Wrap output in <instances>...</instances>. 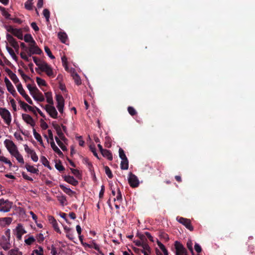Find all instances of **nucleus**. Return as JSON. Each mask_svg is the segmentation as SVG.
Returning <instances> with one entry per match:
<instances>
[{
  "label": "nucleus",
  "instance_id": "obj_1",
  "mask_svg": "<svg viewBox=\"0 0 255 255\" xmlns=\"http://www.w3.org/2000/svg\"><path fill=\"white\" fill-rule=\"evenodd\" d=\"M4 143L7 150L12 155L16 158V159H23L22 156L19 154L16 146L12 140L5 139Z\"/></svg>",
  "mask_w": 255,
  "mask_h": 255
},
{
  "label": "nucleus",
  "instance_id": "obj_2",
  "mask_svg": "<svg viewBox=\"0 0 255 255\" xmlns=\"http://www.w3.org/2000/svg\"><path fill=\"white\" fill-rule=\"evenodd\" d=\"M10 230L7 229L4 232V235L2 236L0 240V246L5 251H7L11 247L10 242Z\"/></svg>",
  "mask_w": 255,
  "mask_h": 255
},
{
  "label": "nucleus",
  "instance_id": "obj_3",
  "mask_svg": "<svg viewBox=\"0 0 255 255\" xmlns=\"http://www.w3.org/2000/svg\"><path fill=\"white\" fill-rule=\"evenodd\" d=\"M12 206V202L8 200H5L3 198L0 199V212H8L10 211Z\"/></svg>",
  "mask_w": 255,
  "mask_h": 255
},
{
  "label": "nucleus",
  "instance_id": "obj_4",
  "mask_svg": "<svg viewBox=\"0 0 255 255\" xmlns=\"http://www.w3.org/2000/svg\"><path fill=\"white\" fill-rule=\"evenodd\" d=\"M0 115L6 125L9 126L11 121L10 112L5 108H0Z\"/></svg>",
  "mask_w": 255,
  "mask_h": 255
},
{
  "label": "nucleus",
  "instance_id": "obj_5",
  "mask_svg": "<svg viewBox=\"0 0 255 255\" xmlns=\"http://www.w3.org/2000/svg\"><path fill=\"white\" fill-rule=\"evenodd\" d=\"M13 232L18 240H21L22 235L27 233L21 224L17 225L16 227L13 230Z\"/></svg>",
  "mask_w": 255,
  "mask_h": 255
},
{
  "label": "nucleus",
  "instance_id": "obj_6",
  "mask_svg": "<svg viewBox=\"0 0 255 255\" xmlns=\"http://www.w3.org/2000/svg\"><path fill=\"white\" fill-rule=\"evenodd\" d=\"M39 69L42 72H45L47 76L52 77H54L53 72L51 67L46 62H42L41 64L39 65Z\"/></svg>",
  "mask_w": 255,
  "mask_h": 255
},
{
  "label": "nucleus",
  "instance_id": "obj_7",
  "mask_svg": "<svg viewBox=\"0 0 255 255\" xmlns=\"http://www.w3.org/2000/svg\"><path fill=\"white\" fill-rule=\"evenodd\" d=\"M175 248L176 249V255H187L186 249L179 242H175Z\"/></svg>",
  "mask_w": 255,
  "mask_h": 255
},
{
  "label": "nucleus",
  "instance_id": "obj_8",
  "mask_svg": "<svg viewBox=\"0 0 255 255\" xmlns=\"http://www.w3.org/2000/svg\"><path fill=\"white\" fill-rule=\"evenodd\" d=\"M128 181L130 186L132 188L137 187L139 184V182L137 176L131 173H130L128 175Z\"/></svg>",
  "mask_w": 255,
  "mask_h": 255
},
{
  "label": "nucleus",
  "instance_id": "obj_9",
  "mask_svg": "<svg viewBox=\"0 0 255 255\" xmlns=\"http://www.w3.org/2000/svg\"><path fill=\"white\" fill-rule=\"evenodd\" d=\"M44 109L51 118L57 119L58 112L53 105H46Z\"/></svg>",
  "mask_w": 255,
  "mask_h": 255
},
{
  "label": "nucleus",
  "instance_id": "obj_10",
  "mask_svg": "<svg viewBox=\"0 0 255 255\" xmlns=\"http://www.w3.org/2000/svg\"><path fill=\"white\" fill-rule=\"evenodd\" d=\"M17 89L20 94L25 99V100L30 105L33 104V102L30 98L25 93L21 83L17 85Z\"/></svg>",
  "mask_w": 255,
  "mask_h": 255
},
{
  "label": "nucleus",
  "instance_id": "obj_11",
  "mask_svg": "<svg viewBox=\"0 0 255 255\" xmlns=\"http://www.w3.org/2000/svg\"><path fill=\"white\" fill-rule=\"evenodd\" d=\"M177 220L178 222L185 226L186 228L190 231H192L193 230V227L192 226L191 221L189 219L183 217H177Z\"/></svg>",
  "mask_w": 255,
  "mask_h": 255
},
{
  "label": "nucleus",
  "instance_id": "obj_12",
  "mask_svg": "<svg viewBox=\"0 0 255 255\" xmlns=\"http://www.w3.org/2000/svg\"><path fill=\"white\" fill-rule=\"evenodd\" d=\"M6 37L10 45L14 48L16 52H18L19 47L16 40L10 34L8 33L6 34Z\"/></svg>",
  "mask_w": 255,
  "mask_h": 255
},
{
  "label": "nucleus",
  "instance_id": "obj_13",
  "mask_svg": "<svg viewBox=\"0 0 255 255\" xmlns=\"http://www.w3.org/2000/svg\"><path fill=\"white\" fill-rule=\"evenodd\" d=\"M52 126L56 130L57 134L59 136V138H60L61 140L65 141L66 139L63 133L62 132L61 127L56 123V122H52Z\"/></svg>",
  "mask_w": 255,
  "mask_h": 255
},
{
  "label": "nucleus",
  "instance_id": "obj_14",
  "mask_svg": "<svg viewBox=\"0 0 255 255\" xmlns=\"http://www.w3.org/2000/svg\"><path fill=\"white\" fill-rule=\"evenodd\" d=\"M22 118L26 124L30 125L33 128L35 126V122L30 115L26 114H22Z\"/></svg>",
  "mask_w": 255,
  "mask_h": 255
},
{
  "label": "nucleus",
  "instance_id": "obj_15",
  "mask_svg": "<svg viewBox=\"0 0 255 255\" xmlns=\"http://www.w3.org/2000/svg\"><path fill=\"white\" fill-rule=\"evenodd\" d=\"M35 89H36V92H34L33 94H32V96L33 99L39 102L44 101V97L42 93L37 89V88H35Z\"/></svg>",
  "mask_w": 255,
  "mask_h": 255
},
{
  "label": "nucleus",
  "instance_id": "obj_16",
  "mask_svg": "<svg viewBox=\"0 0 255 255\" xmlns=\"http://www.w3.org/2000/svg\"><path fill=\"white\" fill-rule=\"evenodd\" d=\"M29 46L32 48V51H33L31 52L32 53L40 55L42 53V50L37 46L35 41H33V43H30Z\"/></svg>",
  "mask_w": 255,
  "mask_h": 255
},
{
  "label": "nucleus",
  "instance_id": "obj_17",
  "mask_svg": "<svg viewBox=\"0 0 255 255\" xmlns=\"http://www.w3.org/2000/svg\"><path fill=\"white\" fill-rule=\"evenodd\" d=\"M24 149L27 154L30 156L31 159H38V156L35 151L29 148L27 145H24Z\"/></svg>",
  "mask_w": 255,
  "mask_h": 255
},
{
  "label": "nucleus",
  "instance_id": "obj_18",
  "mask_svg": "<svg viewBox=\"0 0 255 255\" xmlns=\"http://www.w3.org/2000/svg\"><path fill=\"white\" fill-rule=\"evenodd\" d=\"M56 100L57 103V108H64V100L61 95H56Z\"/></svg>",
  "mask_w": 255,
  "mask_h": 255
},
{
  "label": "nucleus",
  "instance_id": "obj_19",
  "mask_svg": "<svg viewBox=\"0 0 255 255\" xmlns=\"http://www.w3.org/2000/svg\"><path fill=\"white\" fill-rule=\"evenodd\" d=\"M48 220L49 223L52 224L54 230L58 233H60V230L58 227V224L56 220L52 216H49L48 217Z\"/></svg>",
  "mask_w": 255,
  "mask_h": 255
},
{
  "label": "nucleus",
  "instance_id": "obj_20",
  "mask_svg": "<svg viewBox=\"0 0 255 255\" xmlns=\"http://www.w3.org/2000/svg\"><path fill=\"white\" fill-rule=\"evenodd\" d=\"M12 219L10 217H4L0 218V225L1 226L4 227L9 225L12 222Z\"/></svg>",
  "mask_w": 255,
  "mask_h": 255
},
{
  "label": "nucleus",
  "instance_id": "obj_21",
  "mask_svg": "<svg viewBox=\"0 0 255 255\" xmlns=\"http://www.w3.org/2000/svg\"><path fill=\"white\" fill-rule=\"evenodd\" d=\"M64 180L68 183H70L74 186H76L78 184V181L76 180L73 176H66L64 177Z\"/></svg>",
  "mask_w": 255,
  "mask_h": 255
},
{
  "label": "nucleus",
  "instance_id": "obj_22",
  "mask_svg": "<svg viewBox=\"0 0 255 255\" xmlns=\"http://www.w3.org/2000/svg\"><path fill=\"white\" fill-rule=\"evenodd\" d=\"M58 37L63 43L66 44L68 37L67 34L64 32H59L58 33Z\"/></svg>",
  "mask_w": 255,
  "mask_h": 255
},
{
  "label": "nucleus",
  "instance_id": "obj_23",
  "mask_svg": "<svg viewBox=\"0 0 255 255\" xmlns=\"http://www.w3.org/2000/svg\"><path fill=\"white\" fill-rule=\"evenodd\" d=\"M44 255V250L41 246H38L32 251L31 255Z\"/></svg>",
  "mask_w": 255,
  "mask_h": 255
},
{
  "label": "nucleus",
  "instance_id": "obj_24",
  "mask_svg": "<svg viewBox=\"0 0 255 255\" xmlns=\"http://www.w3.org/2000/svg\"><path fill=\"white\" fill-rule=\"evenodd\" d=\"M7 255H22V253L17 248L8 250Z\"/></svg>",
  "mask_w": 255,
  "mask_h": 255
},
{
  "label": "nucleus",
  "instance_id": "obj_25",
  "mask_svg": "<svg viewBox=\"0 0 255 255\" xmlns=\"http://www.w3.org/2000/svg\"><path fill=\"white\" fill-rule=\"evenodd\" d=\"M101 153L103 157L107 158V159H113V156L110 150L104 149Z\"/></svg>",
  "mask_w": 255,
  "mask_h": 255
},
{
  "label": "nucleus",
  "instance_id": "obj_26",
  "mask_svg": "<svg viewBox=\"0 0 255 255\" xmlns=\"http://www.w3.org/2000/svg\"><path fill=\"white\" fill-rule=\"evenodd\" d=\"M45 95L46 98L47 102L49 104V105H53V101L51 92H46Z\"/></svg>",
  "mask_w": 255,
  "mask_h": 255
},
{
  "label": "nucleus",
  "instance_id": "obj_27",
  "mask_svg": "<svg viewBox=\"0 0 255 255\" xmlns=\"http://www.w3.org/2000/svg\"><path fill=\"white\" fill-rule=\"evenodd\" d=\"M0 10L1 12L2 15L7 19H11L10 18V14L7 12L6 8L0 6Z\"/></svg>",
  "mask_w": 255,
  "mask_h": 255
},
{
  "label": "nucleus",
  "instance_id": "obj_28",
  "mask_svg": "<svg viewBox=\"0 0 255 255\" xmlns=\"http://www.w3.org/2000/svg\"><path fill=\"white\" fill-rule=\"evenodd\" d=\"M13 35L17 37L19 39L22 40L23 34L21 29H16Z\"/></svg>",
  "mask_w": 255,
  "mask_h": 255
},
{
  "label": "nucleus",
  "instance_id": "obj_29",
  "mask_svg": "<svg viewBox=\"0 0 255 255\" xmlns=\"http://www.w3.org/2000/svg\"><path fill=\"white\" fill-rule=\"evenodd\" d=\"M60 186L61 188L63 190V191L68 195L72 196L73 194L75 193L70 188H67L64 185H61Z\"/></svg>",
  "mask_w": 255,
  "mask_h": 255
},
{
  "label": "nucleus",
  "instance_id": "obj_30",
  "mask_svg": "<svg viewBox=\"0 0 255 255\" xmlns=\"http://www.w3.org/2000/svg\"><path fill=\"white\" fill-rule=\"evenodd\" d=\"M26 168L28 172H30L32 173H38V170L33 166L26 165Z\"/></svg>",
  "mask_w": 255,
  "mask_h": 255
},
{
  "label": "nucleus",
  "instance_id": "obj_31",
  "mask_svg": "<svg viewBox=\"0 0 255 255\" xmlns=\"http://www.w3.org/2000/svg\"><path fill=\"white\" fill-rule=\"evenodd\" d=\"M51 146L53 150L59 155L63 154L59 148L56 145L54 141H51Z\"/></svg>",
  "mask_w": 255,
  "mask_h": 255
},
{
  "label": "nucleus",
  "instance_id": "obj_32",
  "mask_svg": "<svg viewBox=\"0 0 255 255\" xmlns=\"http://www.w3.org/2000/svg\"><path fill=\"white\" fill-rule=\"evenodd\" d=\"M73 78L74 80L75 83L77 85H80L81 84V81L80 76L76 73H74L72 74Z\"/></svg>",
  "mask_w": 255,
  "mask_h": 255
},
{
  "label": "nucleus",
  "instance_id": "obj_33",
  "mask_svg": "<svg viewBox=\"0 0 255 255\" xmlns=\"http://www.w3.org/2000/svg\"><path fill=\"white\" fill-rule=\"evenodd\" d=\"M4 82L5 83V85L6 86L7 91H9L14 88L11 83L8 80V79L5 77L4 78Z\"/></svg>",
  "mask_w": 255,
  "mask_h": 255
},
{
  "label": "nucleus",
  "instance_id": "obj_34",
  "mask_svg": "<svg viewBox=\"0 0 255 255\" xmlns=\"http://www.w3.org/2000/svg\"><path fill=\"white\" fill-rule=\"evenodd\" d=\"M33 0H27L25 4H24V6L25 7L26 9H28V10H32L33 7H32V4H33Z\"/></svg>",
  "mask_w": 255,
  "mask_h": 255
},
{
  "label": "nucleus",
  "instance_id": "obj_35",
  "mask_svg": "<svg viewBox=\"0 0 255 255\" xmlns=\"http://www.w3.org/2000/svg\"><path fill=\"white\" fill-rule=\"evenodd\" d=\"M23 39L25 42H29L30 43H33V41H34L31 34H25Z\"/></svg>",
  "mask_w": 255,
  "mask_h": 255
},
{
  "label": "nucleus",
  "instance_id": "obj_36",
  "mask_svg": "<svg viewBox=\"0 0 255 255\" xmlns=\"http://www.w3.org/2000/svg\"><path fill=\"white\" fill-rule=\"evenodd\" d=\"M55 140L58 144V145L60 147V148L63 150H65L66 149V146L64 145L63 143L60 140V139L57 137H55Z\"/></svg>",
  "mask_w": 255,
  "mask_h": 255
},
{
  "label": "nucleus",
  "instance_id": "obj_37",
  "mask_svg": "<svg viewBox=\"0 0 255 255\" xmlns=\"http://www.w3.org/2000/svg\"><path fill=\"white\" fill-rule=\"evenodd\" d=\"M35 241V239L33 236H30L27 239H25L24 242L27 245H31Z\"/></svg>",
  "mask_w": 255,
  "mask_h": 255
},
{
  "label": "nucleus",
  "instance_id": "obj_38",
  "mask_svg": "<svg viewBox=\"0 0 255 255\" xmlns=\"http://www.w3.org/2000/svg\"><path fill=\"white\" fill-rule=\"evenodd\" d=\"M128 160H121V167L123 170H127L128 168Z\"/></svg>",
  "mask_w": 255,
  "mask_h": 255
},
{
  "label": "nucleus",
  "instance_id": "obj_39",
  "mask_svg": "<svg viewBox=\"0 0 255 255\" xmlns=\"http://www.w3.org/2000/svg\"><path fill=\"white\" fill-rule=\"evenodd\" d=\"M6 50H7V51L8 52V53H9V54L12 56V57L14 59L16 60L17 58V57L16 56V55L15 54L12 49L11 48H10V47H9L8 45H6Z\"/></svg>",
  "mask_w": 255,
  "mask_h": 255
},
{
  "label": "nucleus",
  "instance_id": "obj_40",
  "mask_svg": "<svg viewBox=\"0 0 255 255\" xmlns=\"http://www.w3.org/2000/svg\"><path fill=\"white\" fill-rule=\"evenodd\" d=\"M36 81L37 84L39 86H46V83L45 81L39 77H36Z\"/></svg>",
  "mask_w": 255,
  "mask_h": 255
},
{
  "label": "nucleus",
  "instance_id": "obj_41",
  "mask_svg": "<svg viewBox=\"0 0 255 255\" xmlns=\"http://www.w3.org/2000/svg\"><path fill=\"white\" fill-rule=\"evenodd\" d=\"M57 199L62 206L66 205V199L64 196H59L57 197Z\"/></svg>",
  "mask_w": 255,
  "mask_h": 255
},
{
  "label": "nucleus",
  "instance_id": "obj_42",
  "mask_svg": "<svg viewBox=\"0 0 255 255\" xmlns=\"http://www.w3.org/2000/svg\"><path fill=\"white\" fill-rule=\"evenodd\" d=\"M43 14L45 17L46 21H49L50 11L48 9L45 8L43 11Z\"/></svg>",
  "mask_w": 255,
  "mask_h": 255
},
{
  "label": "nucleus",
  "instance_id": "obj_43",
  "mask_svg": "<svg viewBox=\"0 0 255 255\" xmlns=\"http://www.w3.org/2000/svg\"><path fill=\"white\" fill-rule=\"evenodd\" d=\"M89 148L91 151L93 153V154L99 159V158L98 156V154L96 152V149L94 144H90L89 146Z\"/></svg>",
  "mask_w": 255,
  "mask_h": 255
},
{
  "label": "nucleus",
  "instance_id": "obj_44",
  "mask_svg": "<svg viewBox=\"0 0 255 255\" xmlns=\"http://www.w3.org/2000/svg\"><path fill=\"white\" fill-rule=\"evenodd\" d=\"M104 169H105V173L107 174V175L108 176V177L109 178H112L113 177V174H112V171L110 170V168L108 166H106L104 167Z\"/></svg>",
  "mask_w": 255,
  "mask_h": 255
},
{
  "label": "nucleus",
  "instance_id": "obj_45",
  "mask_svg": "<svg viewBox=\"0 0 255 255\" xmlns=\"http://www.w3.org/2000/svg\"><path fill=\"white\" fill-rule=\"evenodd\" d=\"M71 170L72 173L78 179L81 178V175L80 173V171L77 169H72L71 168Z\"/></svg>",
  "mask_w": 255,
  "mask_h": 255
},
{
  "label": "nucleus",
  "instance_id": "obj_46",
  "mask_svg": "<svg viewBox=\"0 0 255 255\" xmlns=\"http://www.w3.org/2000/svg\"><path fill=\"white\" fill-rule=\"evenodd\" d=\"M119 156L121 159H128L124 150L122 148H120L119 150Z\"/></svg>",
  "mask_w": 255,
  "mask_h": 255
},
{
  "label": "nucleus",
  "instance_id": "obj_47",
  "mask_svg": "<svg viewBox=\"0 0 255 255\" xmlns=\"http://www.w3.org/2000/svg\"><path fill=\"white\" fill-rule=\"evenodd\" d=\"M141 247H142L143 248V250L141 252L143 254V252L150 253V248L147 244L145 243H142Z\"/></svg>",
  "mask_w": 255,
  "mask_h": 255
},
{
  "label": "nucleus",
  "instance_id": "obj_48",
  "mask_svg": "<svg viewBox=\"0 0 255 255\" xmlns=\"http://www.w3.org/2000/svg\"><path fill=\"white\" fill-rule=\"evenodd\" d=\"M193 243L191 239H188L187 242V247L188 250L190 251V252L193 254V249L192 248Z\"/></svg>",
  "mask_w": 255,
  "mask_h": 255
},
{
  "label": "nucleus",
  "instance_id": "obj_49",
  "mask_svg": "<svg viewBox=\"0 0 255 255\" xmlns=\"http://www.w3.org/2000/svg\"><path fill=\"white\" fill-rule=\"evenodd\" d=\"M128 113L131 116H133L137 114L136 110L132 107H128Z\"/></svg>",
  "mask_w": 255,
  "mask_h": 255
},
{
  "label": "nucleus",
  "instance_id": "obj_50",
  "mask_svg": "<svg viewBox=\"0 0 255 255\" xmlns=\"http://www.w3.org/2000/svg\"><path fill=\"white\" fill-rule=\"evenodd\" d=\"M44 50L45 52L47 53V55L51 58V59H54L55 57L52 55L50 49L46 46L44 47Z\"/></svg>",
  "mask_w": 255,
  "mask_h": 255
},
{
  "label": "nucleus",
  "instance_id": "obj_51",
  "mask_svg": "<svg viewBox=\"0 0 255 255\" xmlns=\"http://www.w3.org/2000/svg\"><path fill=\"white\" fill-rule=\"evenodd\" d=\"M158 247L162 250V252L165 254V255H167V250L166 249L165 246L160 242H158L157 243Z\"/></svg>",
  "mask_w": 255,
  "mask_h": 255
},
{
  "label": "nucleus",
  "instance_id": "obj_52",
  "mask_svg": "<svg viewBox=\"0 0 255 255\" xmlns=\"http://www.w3.org/2000/svg\"><path fill=\"white\" fill-rule=\"evenodd\" d=\"M9 77L14 84H17L19 81L18 78L14 73H13Z\"/></svg>",
  "mask_w": 255,
  "mask_h": 255
},
{
  "label": "nucleus",
  "instance_id": "obj_53",
  "mask_svg": "<svg viewBox=\"0 0 255 255\" xmlns=\"http://www.w3.org/2000/svg\"><path fill=\"white\" fill-rule=\"evenodd\" d=\"M55 166L56 168L59 171H62L64 169V167L60 162H55Z\"/></svg>",
  "mask_w": 255,
  "mask_h": 255
},
{
  "label": "nucleus",
  "instance_id": "obj_54",
  "mask_svg": "<svg viewBox=\"0 0 255 255\" xmlns=\"http://www.w3.org/2000/svg\"><path fill=\"white\" fill-rule=\"evenodd\" d=\"M18 72L25 81H26L27 79H30V78L28 76H27L24 73L23 71L21 69H19L18 70Z\"/></svg>",
  "mask_w": 255,
  "mask_h": 255
},
{
  "label": "nucleus",
  "instance_id": "obj_55",
  "mask_svg": "<svg viewBox=\"0 0 255 255\" xmlns=\"http://www.w3.org/2000/svg\"><path fill=\"white\" fill-rule=\"evenodd\" d=\"M19 103L21 108H22L25 112H26L28 105L21 100L19 101Z\"/></svg>",
  "mask_w": 255,
  "mask_h": 255
},
{
  "label": "nucleus",
  "instance_id": "obj_56",
  "mask_svg": "<svg viewBox=\"0 0 255 255\" xmlns=\"http://www.w3.org/2000/svg\"><path fill=\"white\" fill-rule=\"evenodd\" d=\"M27 87L29 91L30 94L32 95L34 92H36V89H35V88H37L36 86L32 87L30 84H28L27 85Z\"/></svg>",
  "mask_w": 255,
  "mask_h": 255
},
{
  "label": "nucleus",
  "instance_id": "obj_57",
  "mask_svg": "<svg viewBox=\"0 0 255 255\" xmlns=\"http://www.w3.org/2000/svg\"><path fill=\"white\" fill-rule=\"evenodd\" d=\"M121 201L122 200V193L119 189H118V193L116 198H114V201Z\"/></svg>",
  "mask_w": 255,
  "mask_h": 255
},
{
  "label": "nucleus",
  "instance_id": "obj_58",
  "mask_svg": "<svg viewBox=\"0 0 255 255\" xmlns=\"http://www.w3.org/2000/svg\"><path fill=\"white\" fill-rule=\"evenodd\" d=\"M40 122L41 124L40 126L42 129H46L48 127L47 124L46 122H45L44 120L42 119H41Z\"/></svg>",
  "mask_w": 255,
  "mask_h": 255
},
{
  "label": "nucleus",
  "instance_id": "obj_59",
  "mask_svg": "<svg viewBox=\"0 0 255 255\" xmlns=\"http://www.w3.org/2000/svg\"><path fill=\"white\" fill-rule=\"evenodd\" d=\"M36 240L38 242L41 243L44 240V236L42 234L40 233L38 234L36 236Z\"/></svg>",
  "mask_w": 255,
  "mask_h": 255
},
{
  "label": "nucleus",
  "instance_id": "obj_60",
  "mask_svg": "<svg viewBox=\"0 0 255 255\" xmlns=\"http://www.w3.org/2000/svg\"><path fill=\"white\" fill-rule=\"evenodd\" d=\"M5 28H6V30H7L8 32H10V33H12V34H13V33H14V31H15V29H16V28H13L12 26H11V25H7V26H5Z\"/></svg>",
  "mask_w": 255,
  "mask_h": 255
},
{
  "label": "nucleus",
  "instance_id": "obj_61",
  "mask_svg": "<svg viewBox=\"0 0 255 255\" xmlns=\"http://www.w3.org/2000/svg\"><path fill=\"white\" fill-rule=\"evenodd\" d=\"M34 62L35 63V64L38 66V68H39V65L41 64L42 62H41L38 58H37L35 56H34L32 57Z\"/></svg>",
  "mask_w": 255,
  "mask_h": 255
},
{
  "label": "nucleus",
  "instance_id": "obj_62",
  "mask_svg": "<svg viewBox=\"0 0 255 255\" xmlns=\"http://www.w3.org/2000/svg\"><path fill=\"white\" fill-rule=\"evenodd\" d=\"M10 103L11 107L13 109V110L14 111H16V110H17L16 105L15 101H14V100L13 99H11L10 100Z\"/></svg>",
  "mask_w": 255,
  "mask_h": 255
},
{
  "label": "nucleus",
  "instance_id": "obj_63",
  "mask_svg": "<svg viewBox=\"0 0 255 255\" xmlns=\"http://www.w3.org/2000/svg\"><path fill=\"white\" fill-rule=\"evenodd\" d=\"M194 249L198 253H200L202 251V248L201 246L197 243H195L194 246Z\"/></svg>",
  "mask_w": 255,
  "mask_h": 255
},
{
  "label": "nucleus",
  "instance_id": "obj_64",
  "mask_svg": "<svg viewBox=\"0 0 255 255\" xmlns=\"http://www.w3.org/2000/svg\"><path fill=\"white\" fill-rule=\"evenodd\" d=\"M31 26L35 32L38 31L39 30L38 26L35 22H33L31 23Z\"/></svg>",
  "mask_w": 255,
  "mask_h": 255
}]
</instances>
